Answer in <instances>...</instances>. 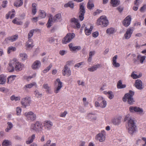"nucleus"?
<instances>
[{"label": "nucleus", "mask_w": 146, "mask_h": 146, "mask_svg": "<svg viewBox=\"0 0 146 146\" xmlns=\"http://www.w3.org/2000/svg\"><path fill=\"white\" fill-rule=\"evenodd\" d=\"M125 121H127L126 125V128L129 133L131 134H133L136 131V126L135 121L131 118L130 115L129 114L127 115L125 117Z\"/></svg>", "instance_id": "nucleus-1"}, {"label": "nucleus", "mask_w": 146, "mask_h": 146, "mask_svg": "<svg viewBox=\"0 0 146 146\" xmlns=\"http://www.w3.org/2000/svg\"><path fill=\"white\" fill-rule=\"evenodd\" d=\"M134 94V92L131 90H130L128 93L125 94L123 98V100L124 102L127 101L128 104L131 105L135 101L133 96Z\"/></svg>", "instance_id": "nucleus-2"}, {"label": "nucleus", "mask_w": 146, "mask_h": 146, "mask_svg": "<svg viewBox=\"0 0 146 146\" xmlns=\"http://www.w3.org/2000/svg\"><path fill=\"white\" fill-rule=\"evenodd\" d=\"M97 24L102 27H106L108 25L109 21L106 16L102 15L98 19Z\"/></svg>", "instance_id": "nucleus-3"}, {"label": "nucleus", "mask_w": 146, "mask_h": 146, "mask_svg": "<svg viewBox=\"0 0 146 146\" xmlns=\"http://www.w3.org/2000/svg\"><path fill=\"white\" fill-rule=\"evenodd\" d=\"M31 128L35 131L38 132L42 129L43 125L41 122L36 121L35 123L31 124Z\"/></svg>", "instance_id": "nucleus-4"}, {"label": "nucleus", "mask_w": 146, "mask_h": 146, "mask_svg": "<svg viewBox=\"0 0 146 146\" xmlns=\"http://www.w3.org/2000/svg\"><path fill=\"white\" fill-rule=\"evenodd\" d=\"M61 15L60 13L56 14L52 19V18H49L48 21L46 24L48 28H49L52 25L53 22L59 21L61 19Z\"/></svg>", "instance_id": "nucleus-5"}, {"label": "nucleus", "mask_w": 146, "mask_h": 146, "mask_svg": "<svg viewBox=\"0 0 146 146\" xmlns=\"http://www.w3.org/2000/svg\"><path fill=\"white\" fill-rule=\"evenodd\" d=\"M75 34L74 33H69L63 39L62 43L63 44H66L70 42L75 37Z\"/></svg>", "instance_id": "nucleus-6"}, {"label": "nucleus", "mask_w": 146, "mask_h": 146, "mask_svg": "<svg viewBox=\"0 0 146 146\" xmlns=\"http://www.w3.org/2000/svg\"><path fill=\"white\" fill-rule=\"evenodd\" d=\"M106 136V132L104 130H103L100 133L96 135L95 139L96 140L99 141L100 142H102L105 141Z\"/></svg>", "instance_id": "nucleus-7"}, {"label": "nucleus", "mask_w": 146, "mask_h": 146, "mask_svg": "<svg viewBox=\"0 0 146 146\" xmlns=\"http://www.w3.org/2000/svg\"><path fill=\"white\" fill-rule=\"evenodd\" d=\"M24 115L29 121H33L35 120L36 118V114L31 111L25 112L24 114Z\"/></svg>", "instance_id": "nucleus-8"}, {"label": "nucleus", "mask_w": 146, "mask_h": 146, "mask_svg": "<svg viewBox=\"0 0 146 146\" xmlns=\"http://www.w3.org/2000/svg\"><path fill=\"white\" fill-rule=\"evenodd\" d=\"M62 73L63 76H69L71 75V70L70 68L67 66V65H65L64 66L62 70Z\"/></svg>", "instance_id": "nucleus-9"}, {"label": "nucleus", "mask_w": 146, "mask_h": 146, "mask_svg": "<svg viewBox=\"0 0 146 146\" xmlns=\"http://www.w3.org/2000/svg\"><path fill=\"white\" fill-rule=\"evenodd\" d=\"M31 101L28 97H26L22 99L21 103L22 106L25 108L30 106Z\"/></svg>", "instance_id": "nucleus-10"}, {"label": "nucleus", "mask_w": 146, "mask_h": 146, "mask_svg": "<svg viewBox=\"0 0 146 146\" xmlns=\"http://www.w3.org/2000/svg\"><path fill=\"white\" fill-rule=\"evenodd\" d=\"M55 83L56 84H57V86L55 88L54 92L55 93L57 94L59 92L61 88L62 87V83L60 81L59 78L57 79Z\"/></svg>", "instance_id": "nucleus-11"}, {"label": "nucleus", "mask_w": 146, "mask_h": 146, "mask_svg": "<svg viewBox=\"0 0 146 146\" xmlns=\"http://www.w3.org/2000/svg\"><path fill=\"white\" fill-rule=\"evenodd\" d=\"M134 31V28L133 27H131L128 29L125 33L124 35V37L126 39H129Z\"/></svg>", "instance_id": "nucleus-12"}, {"label": "nucleus", "mask_w": 146, "mask_h": 146, "mask_svg": "<svg viewBox=\"0 0 146 146\" xmlns=\"http://www.w3.org/2000/svg\"><path fill=\"white\" fill-rule=\"evenodd\" d=\"M17 61L16 58H14L12 60H11L9 63V66L8 67V70L9 72H12L14 70V68L13 66L15 62Z\"/></svg>", "instance_id": "nucleus-13"}, {"label": "nucleus", "mask_w": 146, "mask_h": 146, "mask_svg": "<svg viewBox=\"0 0 146 146\" xmlns=\"http://www.w3.org/2000/svg\"><path fill=\"white\" fill-rule=\"evenodd\" d=\"M131 20V15H128L123 20L122 23L125 27H128L130 24Z\"/></svg>", "instance_id": "nucleus-14"}, {"label": "nucleus", "mask_w": 146, "mask_h": 146, "mask_svg": "<svg viewBox=\"0 0 146 146\" xmlns=\"http://www.w3.org/2000/svg\"><path fill=\"white\" fill-rule=\"evenodd\" d=\"M44 126L45 128L48 130H50L51 129L53 125L52 122L50 120H46L43 123Z\"/></svg>", "instance_id": "nucleus-15"}, {"label": "nucleus", "mask_w": 146, "mask_h": 146, "mask_svg": "<svg viewBox=\"0 0 146 146\" xmlns=\"http://www.w3.org/2000/svg\"><path fill=\"white\" fill-rule=\"evenodd\" d=\"M15 69L17 71H19L22 70L24 67V65L22 63L19 62H15Z\"/></svg>", "instance_id": "nucleus-16"}, {"label": "nucleus", "mask_w": 146, "mask_h": 146, "mask_svg": "<svg viewBox=\"0 0 146 146\" xmlns=\"http://www.w3.org/2000/svg\"><path fill=\"white\" fill-rule=\"evenodd\" d=\"M71 22L72 23V24H74V28H80V25L78 22V19L75 18H72L71 20Z\"/></svg>", "instance_id": "nucleus-17"}, {"label": "nucleus", "mask_w": 146, "mask_h": 146, "mask_svg": "<svg viewBox=\"0 0 146 146\" xmlns=\"http://www.w3.org/2000/svg\"><path fill=\"white\" fill-rule=\"evenodd\" d=\"M71 22L72 23V24H74V28H80V25L78 22V19L75 18H72L71 20Z\"/></svg>", "instance_id": "nucleus-18"}, {"label": "nucleus", "mask_w": 146, "mask_h": 146, "mask_svg": "<svg viewBox=\"0 0 146 146\" xmlns=\"http://www.w3.org/2000/svg\"><path fill=\"white\" fill-rule=\"evenodd\" d=\"M41 63L38 60L35 61L32 65V68L33 70L38 69L41 66Z\"/></svg>", "instance_id": "nucleus-19"}, {"label": "nucleus", "mask_w": 146, "mask_h": 146, "mask_svg": "<svg viewBox=\"0 0 146 146\" xmlns=\"http://www.w3.org/2000/svg\"><path fill=\"white\" fill-rule=\"evenodd\" d=\"M86 119L90 121H94L97 118L96 115L95 113H89L86 116Z\"/></svg>", "instance_id": "nucleus-20"}, {"label": "nucleus", "mask_w": 146, "mask_h": 146, "mask_svg": "<svg viewBox=\"0 0 146 146\" xmlns=\"http://www.w3.org/2000/svg\"><path fill=\"white\" fill-rule=\"evenodd\" d=\"M142 84V82L140 80L137 79L135 80V86L137 89L141 90L143 88Z\"/></svg>", "instance_id": "nucleus-21"}, {"label": "nucleus", "mask_w": 146, "mask_h": 146, "mask_svg": "<svg viewBox=\"0 0 146 146\" xmlns=\"http://www.w3.org/2000/svg\"><path fill=\"white\" fill-rule=\"evenodd\" d=\"M102 67L101 65L100 64H98L96 65H94L90 68H88V70L89 71L91 72H93L96 70L97 69L100 68Z\"/></svg>", "instance_id": "nucleus-22"}, {"label": "nucleus", "mask_w": 146, "mask_h": 146, "mask_svg": "<svg viewBox=\"0 0 146 146\" xmlns=\"http://www.w3.org/2000/svg\"><path fill=\"white\" fill-rule=\"evenodd\" d=\"M121 117H116L112 119V122L114 125H119L121 122Z\"/></svg>", "instance_id": "nucleus-23"}, {"label": "nucleus", "mask_w": 146, "mask_h": 146, "mask_svg": "<svg viewBox=\"0 0 146 146\" xmlns=\"http://www.w3.org/2000/svg\"><path fill=\"white\" fill-rule=\"evenodd\" d=\"M117 55L115 56L112 58V64L113 66L116 68L119 67L120 66V64L117 62Z\"/></svg>", "instance_id": "nucleus-24"}, {"label": "nucleus", "mask_w": 146, "mask_h": 146, "mask_svg": "<svg viewBox=\"0 0 146 146\" xmlns=\"http://www.w3.org/2000/svg\"><path fill=\"white\" fill-rule=\"evenodd\" d=\"M18 38V35H14L8 37L5 39L7 41L9 40L11 42H14Z\"/></svg>", "instance_id": "nucleus-25"}, {"label": "nucleus", "mask_w": 146, "mask_h": 146, "mask_svg": "<svg viewBox=\"0 0 146 146\" xmlns=\"http://www.w3.org/2000/svg\"><path fill=\"white\" fill-rule=\"evenodd\" d=\"M36 85L35 82H33L29 84H28L25 85L23 88V89L25 90H27L28 88H31L33 86Z\"/></svg>", "instance_id": "nucleus-26"}, {"label": "nucleus", "mask_w": 146, "mask_h": 146, "mask_svg": "<svg viewBox=\"0 0 146 146\" xmlns=\"http://www.w3.org/2000/svg\"><path fill=\"white\" fill-rule=\"evenodd\" d=\"M126 85L125 84H123L121 80H119L117 84V88L118 89H121L124 88L126 87Z\"/></svg>", "instance_id": "nucleus-27"}, {"label": "nucleus", "mask_w": 146, "mask_h": 146, "mask_svg": "<svg viewBox=\"0 0 146 146\" xmlns=\"http://www.w3.org/2000/svg\"><path fill=\"white\" fill-rule=\"evenodd\" d=\"M6 76L3 74L0 75V84H4L6 81Z\"/></svg>", "instance_id": "nucleus-28"}, {"label": "nucleus", "mask_w": 146, "mask_h": 146, "mask_svg": "<svg viewBox=\"0 0 146 146\" xmlns=\"http://www.w3.org/2000/svg\"><path fill=\"white\" fill-rule=\"evenodd\" d=\"M23 3V0H16L14 3V5L17 7L21 6Z\"/></svg>", "instance_id": "nucleus-29"}, {"label": "nucleus", "mask_w": 146, "mask_h": 146, "mask_svg": "<svg viewBox=\"0 0 146 146\" xmlns=\"http://www.w3.org/2000/svg\"><path fill=\"white\" fill-rule=\"evenodd\" d=\"M93 27L92 26H90L89 28H88L87 27L85 28L84 30L86 35L87 36L90 35L91 34V32L92 30Z\"/></svg>", "instance_id": "nucleus-30"}, {"label": "nucleus", "mask_w": 146, "mask_h": 146, "mask_svg": "<svg viewBox=\"0 0 146 146\" xmlns=\"http://www.w3.org/2000/svg\"><path fill=\"white\" fill-rule=\"evenodd\" d=\"M120 3L119 0H111V3L113 7H116Z\"/></svg>", "instance_id": "nucleus-31"}, {"label": "nucleus", "mask_w": 146, "mask_h": 146, "mask_svg": "<svg viewBox=\"0 0 146 146\" xmlns=\"http://www.w3.org/2000/svg\"><path fill=\"white\" fill-rule=\"evenodd\" d=\"M11 145V141L8 139L4 140L2 143V146H10Z\"/></svg>", "instance_id": "nucleus-32"}, {"label": "nucleus", "mask_w": 146, "mask_h": 146, "mask_svg": "<svg viewBox=\"0 0 146 146\" xmlns=\"http://www.w3.org/2000/svg\"><path fill=\"white\" fill-rule=\"evenodd\" d=\"M33 46V40L31 39H29L26 43V47L28 48H32Z\"/></svg>", "instance_id": "nucleus-33"}, {"label": "nucleus", "mask_w": 146, "mask_h": 146, "mask_svg": "<svg viewBox=\"0 0 146 146\" xmlns=\"http://www.w3.org/2000/svg\"><path fill=\"white\" fill-rule=\"evenodd\" d=\"M115 31V30L114 28L110 27L107 29L106 33L109 35H111L114 33Z\"/></svg>", "instance_id": "nucleus-34"}, {"label": "nucleus", "mask_w": 146, "mask_h": 146, "mask_svg": "<svg viewBox=\"0 0 146 146\" xmlns=\"http://www.w3.org/2000/svg\"><path fill=\"white\" fill-rule=\"evenodd\" d=\"M36 4L35 3H33L32 4V13L33 15H35L37 11V9L36 8Z\"/></svg>", "instance_id": "nucleus-35"}, {"label": "nucleus", "mask_w": 146, "mask_h": 146, "mask_svg": "<svg viewBox=\"0 0 146 146\" xmlns=\"http://www.w3.org/2000/svg\"><path fill=\"white\" fill-rule=\"evenodd\" d=\"M35 138V135L33 134L32 135L31 137L28 138V140L26 141V143L27 144H29L31 143L33 141L34 139Z\"/></svg>", "instance_id": "nucleus-36"}, {"label": "nucleus", "mask_w": 146, "mask_h": 146, "mask_svg": "<svg viewBox=\"0 0 146 146\" xmlns=\"http://www.w3.org/2000/svg\"><path fill=\"white\" fill-rule=\"evenodd\" d=\"M8 126L7 128L5 129V131L6 132H8L13 128V123L10 122L7 123Z\"/></svg>", "instance_id": "nucleus-37"}, {"label": "nucleus", "mask_w": 146, "mask_h": 146, "mask_svg": "<svg viewBox=\"0 0 146 146\" xmlns=\"http://www.w3.org/2000/svg\"><path fill=\"white\" fill-rule=\"evenodd\" d=\"M85 13V9L83 4H81L80 7V14H84Z\"/></svg>", "instance_id": "nucleus-38"}, {"label": "nucleus", "mask_w": 146, "mask_h": 146, "mask_svg": "<svg viewBox=\"0 0 146 146\" xmlns=\"http://www.w3.org/2000/svg\"><path fill=\"white\" fill-rule=\"evenodd\" d=\"M16 50V47L13 46H10L7 48V52L8 54H9L12 52H14Z\"/></svg>", "instance_id": "nucleus-39"}, {"label": "nucleus", "mask_w": 146, "mask_h": 146, "mask_svg": "<svg viewBox=\"0 0 146 146\" xmlns=\"http://www.w3.org/2000/svg\"><path fill=\"white\" fill-rule=\"evenodd\" d=\"M135 112L137 113L138 114L142 115L144 114L143 109L138 107H136Z\"/></svg>", "instance_id": "nucleus-40"}, {"label": "nucleus", "mask_w": 146, "mask_h": 146, "mask_svg": "<svg viewBox=\"0 0 146 146\" xmlns=\"http://www.w3.org/2000/svg\"><path fill=\"white\" fill-rule=\"evenodd\" d=\"M34 94L36 97L37 98H41L42 96V93L39 92L38 90H36L35 91Z\"/></svg>", "instance_id": "nucleus-41"}, {"label": "nucleus", "mask_w": 146, "mask_h": 146, "mask_svg": "<svg viewBox=\"0 0 146 146\" xmlns=\"http://www.w3.org/2000/svg\"><path fill=\"white\" fill-rule=\"evenodd\" d=\"M13 23L17 25H21L23 24V22L19 21V20L17 18H15L12 21Z\"/></svg>", "instance_id": "nucleus-42"}, {"label": "nucleus", "mask_w": 146, "mask_h": 146, "mask_svg": "<svg viewBox=\"0 0 146 146\" xmlns=\"http://www.w3.org/2000/svg\"><path fill=\"white\" fill-rule=\"evenodd\" d=\"M21 97L20 96H16L14 95H13L10 97V99L12 101L14 100L15 101H19Z\"/></svg>", "instance_id": "nucleus-43"}, {"label": "nucleus", "mask_w": 146, "mask_h": 146, "mask_svg": "<svg viewBox=\"0 0 146 146\" xmlns=\"http://www.w3.org/2000/svg\"><path fill=\"white\" fill-rule=\"evenodd\" d=\"M16 76L15 75H12L9 76L7 78V83H9L14 80Z\"/></svg>", "instance_id": "nucleus-44"}, {"label": "nucleus", "mask_w": 146, "mask_h": 146, "mask_svg": "<svg viewBox=\"0 0 146 146\" xmlns=\"http://www.w3.org/2000/svg\"><path fill=\"white\" fill-rule=\"evenodd\" d=\"M20 56L21 59L23 60H26L27 58V56L25 53H21L20 54Z\"/></svg>", "instance_id": "nucleus-45"}, {"label": "nucleus", "mask_w": 146, "mask_h": 146, "mask_svg": "<svg viewBox=\"0 0 146 146\" xmlns=\"http://www.w3.org/2000/svg\"><path fill=\"white\" fill-rule=\"evenodd\" d=\"M43 88L46 89V92L49 93L51 90L50 87H49L47 84H44L43 85Z\"/></svg>", "instance_id": "nucleus-46"}, {"label": "nucleus", "mask_w": 146, "mask_h": 146, "mask_svg": "<svg viewBox=\"0 0 146 146\" xmlns=\"http://www.w3.org/2000/svg\"><path fill=\"white\" fill-rule=\"evenodd\" d=\"M40 17L41 18H45L46 16V13L43 10L40 11Z\"/></svg>", "instance_id": "nucleus-47"}, {"label": "nucleus", "mask_w": 146, "mask_h": 146, "mask_svg": "<svg viewBox=\"0 0 146 146\" xmlns=\"http://www.w3.org/2000/svg\"><path fill=\"white\" fill-rule=\"evenodd\" d=\"M141 76V75H139V76L137 75V74H135L134 72H133L131 74V77L133 79H136L139 78Z\"/></svg>", "instance_id": "nucleus-48"}, {"label": "nucleus", "mask_w": 146, "mask_h": 146, "mask_svg": "<svg viewBox=\"0 0 146 146\" xmlns=\"http://www.w3.org/2000/svg\"><path fill=\"white\" fill-rule=\"evenodd\" d=\"M107 105L106 101L104 100H103L100 103V107L102 108H104L106 107Z\"/></svg>", "instance_id": "nucleus-49"}, {"label": "nucleus", "mask_w": 146, "mask_h": 146, "mask_svg": "<svg viewBox=\"0 0 146 146\" xmlns=\"http://www.w3.org/2000/svg\"><path fill=\"white\" fill-rule=\"evenodd\" d=\"M140 57V62L141 63H143L144 62V61L145 60L146 58V56H141L140 55H138L137 56L138 58H139Z\"/></svg>", "instance_id": "nucleus-50"}, {"label": "nucleus", "mask_w": 146, "mask_h": 146, "mask_svg": "<svg viewBox=\"0 0 146 146\" xmlns=\"http://www.w3.org/2000/svg\"><path fill=\"white\" fill-rule=\"evenodd\" d=\"M16 114L17 115H20L22 111L20 107H18L16 108Z\"/></svg>", "instance_id": "nucleus-51"}, {"label": "nucleus", "mask_w": 146, "mask_h": 146, "mask_svg": "<svg viewBox=\"0 0 146 146\" xmlns=\"http://www.w3.org/2000/svg\"><path fill=\"white\" fill-rule=\"evenodd\" d=\"M137 107L131 106L129 107V111L131 113H134L135 112Z\"/></svg>", "instance_id": "nucleus-52"}, {"label": "nucleus", "mask_w": 146, "mask_h": 146, "mask_svg": "<svg viewBox=\"0 0 146 146\" xmlns=\"http://www.w3.org/2000/svg\"><path fill=\"white\" fill-rule=\"evenodd\" d=\"M34 31V30H31L29 31L28 34V38L29 40V39H31V38L33 36V35Z\"/></svg>", "instance_id": "nucleus-53"}, {"label": "nucleus", "mask_w": 146, "mask_h": 146, "mask_svg": "<svg viewBox=\"0 0 146 146\" xmlns=\"http://www.w3.org/2000/svg\"><path fill=\"white\" fill-rule=\"evenodd\" d=\"M52 67V65L51 64L49 65L45 69H44L43 71V72L44 73H46L48 71L50 70V68Z\"/></svg>", "instance_id": "nucleus-54"}, {"label": "nucleus", "mask_w": 146, "mask_h": 146, "mask_svg": "<svg viewBox=\"0 0 146 146\" xmlns=\"http://www.w3.org/2000/svg\"><path fill=\"white\" fill-rule=\"evenodd\" d=\"M108 97L110 99H111L113 98L114 97V95L112 92L111 91H108Z\"/></svg>", "instance_id": "nucleus-55"}, {"label": "nucleus", "mask_w": 146, "mask_h": 146, "mask_svg": "<svg viewBox=\"0 0 146 146\" xmlns=\"http://www.w3.org/2000/svg\"><path fill=\"white\" fill-rule=\"evenodd\" d=\"M94 6V4L93 3H90L89 2L87 4V8L89 9H91Z\"/></svg>", "instance_id": "nucleus-56"}, {"label": "nucleus", "mask_w": 146, "mask_h": 146, "mask_svg": "<svg viewBox=\"0 0 146 146\" xmlns=\"http://www.w3.org/2000/svg\"><path fill=\"white\" fill-rule=\"evenodd\" d=\"M81 49V47L80 46H74L73 49L72 51H76Z\"/></svg>", "instance_id": "nucleus-57"}, {"label": "nucleus", "mask_w": 146, "mask_h": 146, "mask_svg": "<svg viewBox=\"0 0 146 146\" xmlns=\"http://www.w3.org/2000/svg\"><path fill=\"white\" fill-rule=\"evenodd\" d=\"M84 63V62H81L80 63H77L74 65L75 67H77V68H80L81 65H82Z\"/></svg>", "instance_id": "nucleus-58"}, {"label": "nucleus", "mask_w": 146, "mask_h": 146, "mask_svg": "<svg viewBox=\"0 0 146 146\" xmlns=\"http://www.w3.org/2000/svg\"><path fill=\"white\" fill-rule=\"evenodd\" d=\"M84 14H80L79 16V18L80 21H82L84 19Z\"/></svg>", "instance_id": "nucleus-59"}, {"label": "nucleus", "mask_w": 146, "mask_h": 146, "mask_svg": "<svg viewBox=\"0 0 146 146\" xmlns=\"http://www.w3.org/2000/svg\"><path fill=\"white\" fill-rule=\"evenodd\" d=\"M67 114V112L65 111L64 112L61 113L60 115V116L62 117H65Z\"/></svg>", "instance_id": "nucleus-60"}, {"label": "nucleus", "mask_w": 146, "mask_h": 146, "mask_svg": "<svg viewBox=\"0 0 146 146\" xmlns=\"http://www.w3.org/2000/svg\"><path fill=\"white\" fill-rule=\"evenodd\" d=\"M99 35V33L98 32L96 31L92 33V36L94 38H96Z\"/></svg>", "instance_id": "nucleus-61"}, {"label": "nucleus", "mask_w": 146, "mask_h": 146, "mask_svg": "<svg viewBox=\"0 0 146 146\" xmlns=\"http://www.w3.org/2000/svg\"><path fill=\"white\" fill-rule=\"evenodd\" d=\"M7 1H3L2 4V6L3 7H5L7 6Z\"/></svg>", "instance_id": "nucleus-62"}, {"label": "nucleus", "mask_w": 146, "mask_h": 146, "mask_svg": "<svg viewBox=\"0 0 146 146\" xmlns=\"http://www.w3.org/2000/svg\"><path fill=\"white\" fill-rule=\"evenodd\" d=\"M0 91L3 92H7V90L4 88H0Z\"/></svg>", "instance_id": "nucleus-63"}, {"label": "nucleus", "mask_w": 146, "mask_h": 146, "mask_svg": "<svg viewBox=\"0 0 146 146\" xmlns=\"http://www.w3.org/2000/svg\"><path fill=\"white\" fill-rule=\"evenodd\" d=\"M146 9V5H144L143 7H141L140 11L141 12L143 11Z\"/></svg>", "instance_id": "nucleus-64"}]
</instances>
